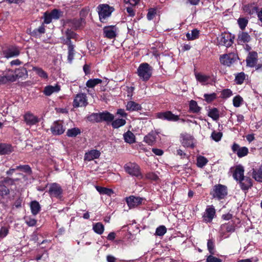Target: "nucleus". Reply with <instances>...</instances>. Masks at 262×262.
<instances>
[{"label": "nucleus", "instance_id": "f257e3e1", "mask_svg": "<svg viewBox=\"0 0 262 262\" xmlns=\"http://www.w3.org/2000/svg\"><path fill=\"white\" fill-rule=\"evenodd\" d=\"M227 194V186L220 184L214 185L212 190L210 192V194L212 197L219 200L224 199Z\"/></svg>", "mask_w": 262, "mask_h": 262}, {"label": "nucleus", "instance_id": "f03ea898", "mask_svg": "<svg viewBox=\"0 0 262 262\" xmlns=\"http://www.w3.org/2000/svg\"><path fill=\"white\" fill-rule=\"evenodd\" d=\"M114 10L113 7H110L107 4L99 5L97 7V11L100 21L104 23L105 19L110 16Z\"/></svg>", "mask_w": 262, "mask_h": 262}, {"label": "nucleus", "instance_id": "7ed1b4c3", "mask_svg": "<svg viewBox=\"0 0 262 262\" xmlns=\"http://www.w3.org/2000/svg\"><path fill=\"white\" fill-rule=\"evenodd\" d=\"M239 60L238 55L234 53L224 54L220 57V61L223 66L236 64Z\"/></svg>", "mask_w": 262, "mask_h": 262}, {"label": "nucleus", "instance_id": "20e7f679", "mask_svg": "<svg viewBox=\"0 0 262 262\" xmlns=\"http://www.w3.org/2000/svg\"><path fill=\"white\" fill-rule=\"evenodd\" d=\"M91 117L97 122L105 121L107 123L111 122L114 118V115L107 111L93 114Z\"/></svg>", "mask_w": 262, "mask_h": 262}, {"label": "nucleus", "instance_id": "39448f33", "mask_svg": "<svg viewBox=\"0 0 262 262\" xmlns=\"http://www.w3.org/2000/svg\"><path fill=\"white\" fill-rule=\"evenodd\" d=\"M48 193L51 198L60 199L62 197L63 190L60 184L52 183L48 185Z\"/></svg>", "mask_w": 262, "mask_h": 262}, {"label": "nucleus", "instance_id": "423d86ee", "mask_svg": "<svg viewBox=\"0 0 262 262\" xmlns=\"http://www.w3.org/2000/svg\"><path fill=\"white\" fill-rule=\"evenodd\" d=\"M126 172L130 176L139 177L141 176L139 167L134 163H128L124 166Z\"/></svg>", "mask_w": 262, "mask_h": 262}, {"label": "nucleus", "instance_id": "0eeeda50", "mask_svg": "<svg viewBox=\"0 0 262 262\" xmlns=\"http://www.w3.org/2000/svg\"><path fill=\"white\" fill-rule=\"evenodd\" d=\"M234 36L230 33L224 32L221 35L219 43L221 45L229 47L233 43Z\"/></svg>", "mask_w": 262, "mask_h": 262}, {"label": "nucleus", "instance_id": "6e6552de", "mask_svg": "<svg viewBox=\"0 0 262 262\" xmlns=\"http://www.w3.org/2000/svg\"><path fill=\"white\" fill-rule=\"evenodd\" d=\"M117 30L116 26H105L103 29V36L110 39H114L117 36Z\"/></svg>", "mask_w": 262, "mask_h": 262}, {"label": "nucleus", "instance_id": "1a4fd4ad", "mask_svg": "<svg viewBox=\"0 0 262 262\" xmlns=\"http://www.w3.org/2000/svg\"><path fill=\"white\" fill-rule=\"evenodd\" d=\"M215 215V208L212 206H209L207 207L203 215V221L206 223H211Z\"/></svg>", "mask_w": 262, "mask_h": 262}, {"label": "nucleus", "instance_id": "9d476101", "mask_svg": "<svg viewBox=\"0 0 262 262\" xmlns=\"http://www.w3.org/2000/svg\"><path fill=\"white\" fill-rule=\"evenodd\" d=\"M66 23L69 24V26L75 30L82 29L86 23V21H84L81 19L76 18L68 19Z\"/></svg>", "mask_w": 262, "mask_h": 262}, {"label": "nucleus", "instance_id": "9b49d317", "mask_svg": "<svg viewBox=\"0 0 262 262\" xmlns=\"http://www.w3.org/2000/svg\"><path fill=\"white\" fill-rule=\"evenodd\" d=\"M88 104L86 96L83 93L77 94L73 101L74 107L85 106Z\"/></svg>", "mask_w": 262, "mask_h": 262}, {"label": "nucleus", "instance_id": "f8f14e48", "mask_svg": "<svg viewBox=\"0 0 262 262\" xmlns=\"http://www.w3.org/2000/svg\"><path fill=\"white\" fill-rule=\"evenodd\" d=\"M232 151L236 154L238 158H242L247 156L249 152L248 148L246 147H240L234 142L231 146Z\"/></svg>", "mask_w": 262, "mask_h": 262}, {"label": "nucleus", "instance_id": "ddd939ff", "mask_svg": "<svg viewBox=\"0 0 262 262\" xmlns=\"http://www.w3.org/2000/svg\"><path fill=\"white\" fill-rule=\"evenodd\" d=\"M180 138L181 139V142L183 146L186 147H194V146L193 143L194 138L193 136L187 133H183L181 134Z\"/></svg>", "mask_w": 262, "mask_h": 262}, {"label": "nucleus", "instance_id": "4468645a", "mask_svg": "<svg viewBox=\"0 0 262 262\" xmlns=\"http://www.w3.org/2000/svg\"><path fill=\"white\" fill-rule=\"evenodd\" d=\"M158 117L160 119L167 120L169 121H177L180 120L179 116L172 114L169 111L158 113Z\"/></svg>", "mask_w": 262, "mask_h": 262}, {"label": "nucleus", "instance_id": "2eb2a0df", "mask_svg": "<svg viewBox=\"0 0 262 262\" xmlns=\"http://www.w3.org/2000/svg\"><path fill=\"white\" fill-rule=\"evenodd\" d=\"M241 189L246 192L253 186L252 180L248 176H245L238 181Z\"/></svg>", "mask_w": 262, "mask_h": 262}, {"label": "nucleus", "instance_id": "dca6fc26", "mask_svg": "<svg viewBox=\"0 0 262 262\" xmlns=\"http://www.w3.org/2000/svg\"><path fill=\"white\" fill-rule=\"evenodd\" d=\"M142 198L131 195L125 198L126 202L129 208H135L142 204Z\"/></svg>", "mask_w": 262, "mask_h": 262}, {"label": "nucleus", "instance_id": "f3484780", "mask_svg": "<svg viewBox=\"0 0 262 262\" xmlns=\"http://www.w3.org/2000/svg\"><path fill=\"white\" fill-rule=\"evenodd\" d=\"M11 76L15 77V71L6 70L5 71L0 70V84L5 83L9 81H11L10 79Z\"/></svg>", "mask_w": 262, "mask_h": 262}, {"label": "nucleus", "instance_id": "a211bd4d", "mask_svg": "<svg viewBox=\"0 0 262 262\" xmlns=\"http://www.w3.org/2000/svg\"><path fill=\"white\" fill-rule=\"evenodd\" d=\"M25 122L28 125H33L39 121L38 117L31 112H27L24 116Z\"/></svg>", "mask_w": 262, "mask_h": 262}, {"label": "nucleus", "instance_id": "6ab92c4d", "mask_svg": "<svg viewBox=\"0 0 262 262\" xmlns=\"http://www.w3.org/2000/svg\"><path fill=\"white\" fill-rule=\"evenodd\" d=\"M51 130L54 135H59L63 134L65 129L63 128L62 122L56 121L51 126Z\"/></svg>", "mask_w": 262, "mask_h": 262}, {"label": "nucleus", "instance_id": "aec40b11", "mask_svg": "<svg viewBox=\"0 0 262 262\" xmlns=\"http://www.w3.org/2000/svg\"><path fill=\"white\" fill-rule=\"evenodd\" d=\"M235 230V226L233 223H230L223 224L221 227L220 233L222 236L225 237L226 233L228 232H233Z\"/></svg>", "mask_w": 262, "mask_h": 262}, {"label": "nucleus", "instance_id": "412c9836", "mask_svg": "<svg viewBox=\"0 0 262 262\" xmlns=\"http://www.w3.org/2000/svg\"><path fill=\"white\" fill-rule=\"evenodd\" d=\"M27 75V71L24 67H20L18 69H16L15 70V77L11 76L9 79L12 82L15 81L17 79L19 78H25Z\"/></svg>", "mask_w": 262, "mask_h": 262}, {"label": "nucleus", "instance_id": "4be33fe9", "mask_svg": "<svg viewBox=\"0 0 262 262\" xmlns=\"http://www.w3.org/2000/svg\"><path fill=\"white\" fill-rule=\"evenodd\" d=\"M100 152L97 149H92L85 152L84 156V160L91 161L96 159H98L100 156Z\"/></svg>", "mask_w": 262, "mask_h": 262}, {"label": "nucleus", "instance_id": "5701e85b", "mask_svg": "<svg viewBox=\"0 0 262 262\" xmlns=\"http://www.w3.org/2000/svg\"><path fill=\"white\" fill-rule=\"evenodd\" d=\"M257 53L251 51L248 53L246 58L247 66H254L257 61Z\"/></svg>", "mask_w": 262, "mask_h": 262}, {"label": "nucleus", "instance_id": "b1692460", "mask_svg": "<svg viewBox=\"0 0 262 262\" xmlns=\"http://www.w3.org/2000/svg\"><path fill=\"white\" fill-rule=\"evenodd\" d=\"M66 38L63 40L64 44L72 43L71 39H77V34L71 29H67L65 32Z\"/></svg>", "mask_w": 262, "mask_h": 262}, {"label": "nucleus", "instance_id": "393cba45", "mask_svg": "<svg viewBox=\"0 0 262 262\" xmlns=\"http://www.w3.org/2000/svg\"><path fill=\"white\" fill-rule=\"evenodd\" d=\"M251 39L250 35L246 32H239L237 36V40L240 43L249 42Z\"/></svg>", "mask_w": 262, "mask_h": 262}, {"label": "nucleus", "instance_id": "a878e982", "mask_svg": "<svg viewBox=\"0 0 262 262\" xmlns=\"http://www.w3.org/2000/svg\"><path fill=\"white\" fill-rule=\"evenodd\" d=\"M13 151L12 146L8 144H0V155L9 154Z\"/></svg>", "mask_w": 262, "mask_h": 262}, {"label": "nucleus", "instance_id": "bb28decb", "mask_svg": "<svg viewBox=\"0 0 262 262\" xmlns=\"http://www.w3.org/2000/svg\"><path fill=\"white\" fill-rule=\"evenodd\" d=\"M60 89V86L57 84L55 86L48 85L45 88L43 93L46 96H50L53 93L59 92Z\"/></svg>", "mask_w": 262, "mask_h": 262}, {"label": "nucleus", "instance_id": "cd10ccee", "mask_svg": "<svg viewBox=\"0 0 262 262\" xmlns=\"http://www.w3.org/2000/svg\"><path fill=\"white\" fill-rule=\"evenodd\" d=\"M244 169L242 166H237L236 167L233 174V177L235 180L239 181L240 180L244 178Z\"/></svg>", "mask_w": 262, "mask_h": 262}, {"label": "nucleus", "instance_id": "c85d7f7f", "mask_svg": "<svg viewBox=\"0 0 262 262\" xmlns=\"http://www.w3.org/2000/svg\"><path fill=\"white\" fill-rule=\"evenodd\" d=\"M30 208L32 214L36 215L40 211L41 207L37 201H33L30 203Z\"/></svg>", "mask_w": 262, "mask_h": 262}, {"label": "nucleus", "instance_id": "c756f323", "mask_svg": "<svg viewBox=\"0 0 262 262\" xmlns=\"http://www.w3.org/2000/svg\"><path fill=\"white\" fill-rule=\"evenodd\" d=\"M138 73L143 81H146L147 80V67H139Z\"/></svg>", "mask_w": 262, "mask_h": 262}, {"label": "nucleus", "instance_id": "7c9ffc66", "mask_svg": "<svg viewBox=\"0 0 262 262\" xmlns=\"http://www.w3.org/2000/svg\"><path fill=\"white\" fill-rule=\"evenodd\" d=\"M123 138L125 142L132 144L135 142V136L130 131H127L123 134Z\"/></svg>", "mask_w": 262, "mask_h": 262}, {"label": "nucleus", "instance_id": "2f4dec72", "mask_svg": "<svg viewBox=\"0 0 262 262\" xmlns=\"http://www.w3.org/2000/svg\"><path fill=\"white\" fill-rule=\"evenodd\" d=\"M126 108L128 111H136L141 109V106L134 101H130L127 103Z\"/></svg>", "mask_w": 262, "mask_h": 262}, {"label": "nucleus", "instance_id": "473e14b6", "mask_svg": "<svg viewBox=\"0 0 262 262\" xmlns=\"http://www.w3.org/2000/svg\"><path fill=\"white\" fill-rule=\"evenodd\" d=\"M160 9V6H156V7L148 8V20L153 19L158 15L159 12L158 11V10Z\"/></svg>", "mask_w": 262, "mask_h": 262}, {"label": "nucleus", "instance_id": "72a5a7b5", "mask_svg": "<svg viewBox=\"0 0 262 262\" xmlns=\"http://www.w3.org/2000/svg\"><path fill=\"white\" fill-rule=\"evenodd\" d=\"M95 188L101 194H106L107 195L111 196L112 194L114 193L113 190L110 188L98 186H96Z\"/></svg>", "mask_w": 262, "mask_h": 262}, {"label": "nucleus", "instance_id": "f704fd0d", "mask_svg": "<svg viewBox=\"0 0 262 262\" xmlns=\"http://www.w3.org/2000/svg\"><path fill=\"white\" fill-rule=\"evenodd\" d=\"M200 31L196 29H193L191 33L188 32L186 36L188 40H193L199 37Z\"/></svg>", "mask_w": 262, "mask_h": 262}, {"label": "nucleus", "instance_id": "c9c22d12", "mask_svg": "<svg viewBox=\"0 0 262 262\" xmlns=\"http://www.w3.org/2000/svg\"><path fill=\"white\" fill-rule=\"evenodd\" d=\"M208 115L213 120L216 121L220 117L219 111L215 107L211 108L208 112Z\"/></svg>", "mask_w": 262, "mask_h": 262}, {"label": "nucleus", "instance_id": "e433bc0d", "mask_svg": "<svg viewBox=\"0 0 262 262\" xmlns=\"http://www.w3.org/2000/svg\"><path fill=\"white\" fill-rule=\"evenodd\" d=\"M93 229L95 233L101 235L104 232V227L101 223L98 222L93 225Z\"/></svg>", "mask_w": 262, "mask_h": 262}, {"label": "nucleus", "instance_id": "4c0bfd02", "mask_svg": "<svg viewBox=\"0 0 262 262\" xmlns=\"http://www.w3.org/2000/svg\"><path fill=\"white\" fill-rule=\"evenodd\" d=\"M201 110V107L198 106L197 102L191 100L189 102V111L193 113H198Z\"/></svg>", "mask_w": 262, "mask_h": 262}, {"label": "nucleus", "instance_id": "58836bf2", "mask_svg": "<svg viewBox=\"0 0 262 262\" xmlns=\"http://www.w3.org/2000/svg\"><path fill=\"white\" fill-rule=\"evenodd\" d=\"M159 137L158 133L152 130L148 134V145H152L156 143L157 137Z\"/></svg>", "mask_w": 262, "mask_h": 262}, {"label": "nucleus", "instance_id": "ea45409f", "mask_svg": "<svg viewBox=\"0 0 262 262\" xmlns=\"http://www.w3.org/2000/svg\"><path fill=\"white\" fill-rule=\"evenodd\" d=\"M111 122L113 128H118L124 125L126 123V120L123 119H117L113 120Z\"/></svg>", "mask_w": 262, "mask_h": 262}, {"label": "nucleus", "instance_id": "a19ab883", "mask_svg": "<svg viewBox=\"0 0 262 262\" xmlns=\"http://www.w3.org/2000/svg\"><path fill=\"white\" fill-rule=\"evenodd\" d=\"M246 78L245 74L242 72L237 73L235 77V82L238 85H241L244 83Z\"/></svg>", "mask_w": 262, "mask_h": 262}, {"label": "nucleus", "instance_id": "79ce46f5", "mask_svg": "<svg viewBox=\"0 0 262 262\" xmlns=\"http://www.w3.org/2000/svg\"><path fill=\"white\" fill-rule=\"evenodd\" d=\"M102 82V80L98 78L90 79L86 83L87 87L93 88L96 85L101 83Z\"/></svg>", "mask_w": 262, "mask_h": 262}, {"label": "nucleus", "instance_id": "37998d69", "mask_svg": "<svg viewBox=\"0 0 262 262\" xmlns=\"http://www.w3.org/2000/svg\"><path fill=\"white\" fill-rule=\"evenodd\" d=\"M33 71L37 74L39 77L43 79L48 78L47 73L44 71L42 69L38 67H33Z\"/></svg>", "mask_w": 262, "mask_h": 262}, {"label": "nucleus", "instance_id": "c03bdc74", "mask_svg": "<svg viewBox=\"0 0 262 262\" xmlns=\"http://www.w3.org/2000/svg\"><path fill=\"white\" fill-rule=\"evenodd\" d=\"M53 19H58L63 15V12L57 9H54L50 12Z\"/></svg>", "mask_w": 262, "mask_h": 262}, {"label": "nucleus", "instance_id": "a18cd8bd", "mask_svg": "<svg viewBox=\"0 0 262 262\" xmlns=\"http://www.w3.org/2000/svg\"><path fill=\"white\" fill-rule=\"evenodd\" d=\"M80 130L77 127L69 129L67 132V135L69 137H75L80 134Z\"/></svg>", "mask_w": 262, "mask_h": 262}, {"label": "nucleus", "instance_id": "49530a36", "mask_svg": "<svg viewBox=\"0 0 262 262\" xmlns=\"http://www.w3.org/2000/svg\"><path fill=\"white\" fill-rule=\"evenodd\" d=\"M68 46V59L69 62H71L73 59L74 54V47L75 46L72 43L71 44H66Z\"/></svg>", "mask_w": 262, "mask_h": 262}, {"label": "nucleus", "instance_id": "de8ad7c7", "mask_svg": "<svg viewBox=\"0 0 262 262\" xmlns=\"http://www.w3.org/2000/svg\"><path fill=\"white\" fill-rule=\"evenodd\" d=\"M194 75L196 80L200 82H206L210 78L209 76H206L196 72H195Z\"/></svg>", "mask_w": 262, "mask_h": 262}, {"label": "nucleus", "instance_id": "09e8293b", "mask_svg": "<svg viewBox=\"0 0 262 262\" xmlns=\"http://www.w3.org/2000/svg\"><path fill=\"white\" fill-rule=\"evenodd\" d=\"M90 12V8L89 7L83 8L79 12L80 19H81L84 21H86L85 18Z\"/></svg>", "mask_w": 262, "mask_h": 262}, {"label": "nucleus", "instance_id": "8fccbe9b", "mask_svg": "<svg viewBox=\"0 0 262 262\" xmlns=\"http://www.w3.org/2000/svg\"><path fill=\"white\" fill-rule=\"evenodd\" d=\"M239 28L242 30H245L248 23V20L245 17H239L237 20Z\"/></svg>", "mask_w": 262, "mask_h": 262}, {"label": "nucleus", "instance_id": "3c124183", "mask_svg": "<svg viewBox=\"0 0 262 262\" xmlns=\"http://www.w3.org/2000/svg\"><path fill=\"white\" fill-rule=\"evenodd\" d=\"M204 97L205 100L207 102L210 103L216 99L217 95L215 93H213L209 94H205L204 95Z\"/></svg>", "mask_w": 262, "mask_h": 262}, {"label": "nucleus", "instance_id": "603ef678", "mask_svg": "<svg viewBox=\"0 0 262 262\" xmlns=\"http://www.w3.org/2000/svg\"><path fill=\"white\" fill-rule=\"evenodd\" d=\"M223 137V133L221 132H216L214 130L212 132L211 138L212 140L215 141V142H219L221 140L222 137Z\"/></svg>", "mask_w": 262, "mask_h": 262}, {"label": "nucleus", "instance_id": "864d4df0", "mask_svg": "<svg viewBox=\"0 0 262 262\" xmlns=\"http://www.w3.org/2000/svg\"><path fill=\"white\" fill-rule=\"evenodd\" d=\"M208 162L207 159L203 157V156H200L197 159V166L199 167L202 168L203 166H204Z\"/></svg>", "mask_w": 262, "mask_h": 262}, {"label": "nucleus", "instance_id": "5fc2aeb1", "mask_svg": "<svg viewBox=\"0 0 262 262\" xmlns=\"http://www.w3.org/2000/svg\"><path fill=\"white\" fill-rule=\"evenodd\" d=\"M207 248L210 254H215L214 244L212 239L208 240Z\"/></svg>", "mask_w": 262, "mask_h": 262}, {"label": "nucleus", "instance_id": "6e6d98bb", "mask_svg": "<svg viewBox=\"0 0 262 262\" xmlns=\"http://www.w3.org/2000/svg\"><path fill=\"white\" fill-rule=\"evenodd\" d=\"M19 54V51L15 48L14 49H9L7 50L6 54L7 57H11L15 56H17Z\"/></svg>", "mask_w": 262, "mask_h": 262}, {"label": "nucleus", "instance_id": "4d7b16f0", "mask_svg": "<svg viewBox=\"0 0 262 262\" xmlns=\"http://www.w3.org/2000/svg\"><path fill=\"white\" fill-rule=\"evenodd\" d=\"M243 99L239 95H237L233 99V104L234 106L238 107L242 104Z\"/></svg>", "mask_w": 262, "mask_h": 262}, {"label": "nucleus", "instance_id": "13d9d810", "mask_svg": "<svg viewBox=\"0 0 262 262\" xmlns=\"http://www.w3.org/2000/svg\"><path fill=\"white\" fill-rule=\"evenodd\" d=\"M167 229L164 226H160L156 231V234L158 236H163L166 232Z\"/></svg>", "mask_w": 262, "mask_h": 262}, {"label": "nucleus", "instance_id": "bf43d9fd", "mask_svg": "<svg viewBox=\"0 0 262 262\" xmlns=\"http://www.w3.org/2000/svg\"><path fill=\"white\" fill-rule=\"evenodd\" d=\"M43 18L44 21L43 23L46 24H50L51 21L53 18H52L51 14L48 11H46L43 14Z\"/></svg>", "mask_w": 262, "mask_h": 262}, {"label": "nucleus", "instance_id": "052dcab7", "mask_svg": "<svg viewBox=\"0 0 262 262\" xmlns=\"http://www.w3.org/2000/svg\"><path fill=\"white\" fill-rule=\"evenodd\" d=\"M150 59H152V61L156 60L158 64H161V62L160 61L161 57L157 51L152 52Z\"/></svg>", "mask_w": 262, "mask_h": 262}, {"label": "nucleus", "instance_id": "680f3d73", "mask_svg": "<svg viewBox=\"0 0 262 262\" xmlns=\"http://www.w3.org/2000/svg\"><path fill=\"white\" fill-rule=\"evenodd\" d=\"M25 222L29 226L33 227L36 225L37 221L31 217H27L25 218Z\"/></svg>", "mask_w": 262, "mask_h": 262}, {"label": "nucleus", "instance_id": "e2e57ef3", "mask_svg": "<svg viewBox=\"0 0 262 262\" xmlns=\"http://www.w3.org/2000/svg\"><path fill=\"white\" fill-rule=\"evenodd\" d=\"M222 98H227L232 95V92L230 89H224L221 92Z\"/></svg>", "mask_w": 262, "mask_h": 262}, {"label": "nucleus", "instance_id": "0e129e2a", "mask_svg": "<svg viewBox=\"0 0 262 262\" xmlns=\"http://www.w3.org/2000/svg\"><path fill=\"white\" fill-rule=\"evenodd\" d=\"M16 169H20L24 172L28 173L31 172V169L30 167L27 165L17 166L16 167Z\"/></svg>", "mask_w": 262, "mask_h": 262}, {"label": "nucleus", "instance_id": "69168bd1", "mask_svg": "<svg viewBox=\"0 0 262 262\" xmlns=\"http://www.w3.org/2000/svg\"><path fill=\"white\" fill-rule=\"evenodd\" d=\"M9 233V229L6 227H2L0 229V238L6 237Z\"/></svg>", "mask_w": 262, "mask_h": 262}, {"label": "nucleus", "instance_id": "338daca9", "mask_svg": "<svg viewBox=\"0 0 262 262\" xmlns=\"http://www.w3.org/2000/svg\"><path fill=\"white\" fill-rule=\"evenodd\" d=\"M222 260L220 258H217L210 254L207 256L206 258V262H222Z\"/></svg>", "mask_w": 262, "mask_h": 262}, {"label": "nucleus", "instance_id": "774afa93", "mask_svg": "<svg viewBox=\"0 0 262 262\" xmlns=\"http://www.w3.org/2000/svg\"><path fill=\"white\" fill-rule=\"evenodd\" d=\"M48 258V253H43L41 256L36 257V260L39 262H46Z\"/></svg>", "mask_w": 262, "mask_h": 262}]
</instances>
